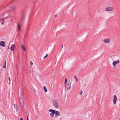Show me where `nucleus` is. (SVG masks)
<instances>
[{
    "label": "nucleus",
    "instance_id": "nucleus-26",
    "mask_svg": "<svg viewBox=\"0 0 120 120\" xmlns=\"http://www.w3.org/2000/svg\"><path fill=\"white\" fill-rule=\"evenodd\" d=\"M27 120H29L27 115Z\"/></svg>",
    "mask_w": 120,
    "mask_h": 120
},
{
    "label": "nucleus",
    "instance_id": "nucleus-32",
    "mask_svg": "<svg viewBox=\"0 0 120 120\" xmlns=\"http://www.w3.org/2000/svg\"><path fill=\"white\" fill-rule=\"evenodd\" d=\"M4 19H3L2 20V21H4Z\"/></svg>",
    "mask_w": 120,
    "mask_h": 120
},
{
    "label": "nucleus",
    "instance_id": "nucleus-22",
    "mask_svg": "<svg viewBox=\"0 0 120 120\" xmlns=\"http://www.w3.org/2000/svg\"><path fill=\"white\" fill-rule=\"evenodd\" d=\"M67 78H66L65 79V82H64L65 84H67Z\"/></svg>",
    "mask_w": 120,
    "mask_h": 120
},
{
    "label": "nucleus",
    "instance_id": "nucleus-28",
    "mask_svg": "<svg viewBox=\"0 0 120 120\" xmlns=\"http://www.w3.org/2000/svg\"><path fill=\"white\" fill-rule=\"evenodd\" d=\"M20 120H23V119L22 118H21L20 119Z\"/></svg>",
    "mask_w": 120,
    "mask_h": 120
},
{
    "label": "nucleus",
    "instance_id": "nucleus-10",
    "mask_svg": "<svg viewBox=\"0 0 120 120\" xmlns=\"http://www.w3.org/2000/svg\"><path fill=\"white\" fill-rule=\"evenodd\" d=\"M15 48V44H12L11 45L10 49L11 51L14 52Z\"/></svg>",
    "mask_w": 120,
    "mask_h": 120
},
{
    "label": "nucleus",
    "instance_id": "nucleus-37",
    "mask_svg": "<svg viewBox=\"0 0 120 120\" xmlns=\"http://www.w3.org/2000/svg\"><path fill=\"white\" fill-rule=\"evenodd\" d=\"M8 49H9V47H8Z\"/></svg>",
    "mask_w": 120,
    "mask_h": 120
},
{
    "label": "nucleus",
    "instance_id": "nucleus-31",
    "mask_svg": "<svg viewBox=\"0 0 120 120\" xmlns=\"http://www.w3.org/2000/svg\"><path fill=\"white\" fill-rule=\"evenodd\" d=\"M57 16V15H55V18H56Z\"/></svg>",
    "mask_w": 120,
    "mask_h": 120
},
{
    "label": "nucleus",
    "instance_id": "nucleus-6",
    "mask_svg": "<svg viewBox=\"0 0 120 120\" xmlns=\"http://www.w3.org/2000/svg\"><path fill=\"white\" fill-rule=\"evenodd\" d=\"M55 116L54 117V118H57L58 116H59L60 115V112L58 111L55 110Z\"/></svg>",
    "mask_w": 120,
    "mask_h": 120
},
{
    "label": "nucleus",
    "instance_id": "nucleus-20",
    "mask_svg": "<svg viewBox=\"0 0 120 120\" xmlns=\"http://www.w3.org/2000/svg\"><path fill=\"white\" fill-rule=\"evenodd\" d=\"M48 54L47 53L46 54V55L44 57V59H45L48 56Z\"/></svg>",
    "mask_w": 120,
    "mask_h": 120
},
{
    "label": "nucleus",
    "instance_id": "nucleus-15",
    "mask_svg": "<svg viewBox=\"0 0 120 120\" xmlns=\"http://www.w3.org/2000/svg\"><path fill=\"white\" fill-rule=\"evenodd\" d=\"M21 48H22V49L23 50H24V51H26V49H25L24 46L23 45H21Z\"/></svg>",
    "mask_w": 120,
    "mask_h": 120
},
{
    "label": "nucleus",
    "instance_id": "nucleus-23",
    "mask_svg": "<svg viewBox=\"0 0 120 120\" xmlns=\"http://www.w3.org/2000/svg\"><path fill=\"white\" fill-rule=\"evenodd\" d=\"M82 90L80 91V93H79V94L80 95H82Z\"/></svg>",
    "mask_w": 120,
    "mask_h": 120
},
{
    "label": "nucleus",
    "instance_id": "nucleus-8",
    "mask_svg": "<svg viewBox=\"0 0 120 120\" xmlns=\"http://www.w3.org/2000/svg\"><path fill=\"white\" fill-rule=\"evenodd\" d=\"M49 111L50 112H51V114L54 115L55 113V110H53L52 109H51L49 110Z\"/></svg>",
    "mask_w": 120,
    "mask_h": 120
},
{
    "label": "nucleus",
    "instance_id": "nucleus-13",
    "mask_svg": "<svg viewBox=\"0 0 120 120\" xmlns=\"http://www.w3.org/2000/svg\"><path fill=\"white\" fill-rule=\"evenodd\" d=\"M17 27L18 28V30L19 31H20L21 30V25L19 23H18Z\"/></svg>",
    "mask_w": 120,
    "mask_h": 120
},
{
    "label": "nucleus",
    "instance_id": "nucleus-19",
    "mask_svg": "<svg viewBox=\"0 0 120 120\" xmlns=\"http://www.w3.org/2000/svg\"><path fill=\"white\" fill-rule=\"evenodd\" d=\"M74 78H75V79L76 80V81H77V80H78V79L77 78V77L75 75L74 76Z\"/></svg>",
    "mask_w": 120,
    "mask_h": 120
},
{
    "label": "nucleus",
    "instance_id": "nucleus-21",
    "mask_svg": "<svg viewBox=\"0 0 120 120\" xmlns=\"http://www.w3.org/2000/svg\"><path fill=\"white\" fill-rule=\"evenodd\" d=\"M49 114H50V116H51L52 117V118L54 117H54V115L51 114V113H50Z\"/></svg>",
    "mask_w": 120,
    "mask_h": 120
},
{
    "label": "nucleus",
    "instance_id": "nucleus-35",
    "mask_svg": "<svg viewBox=\"0 0 120 120\" xmlns=\"http://www.w3.org/2000/svg\"><path fill=\"white\" fill-rule=\"evenodd\" d=\"M34 91H36L35 90H34Z\"/></svg>",
    "mask_w": 120,
    "mask_h": 120
},
{
    "label": "nucleus",
    "instance_id": "nucleus-7",
    "mask_svg": "<svg viewBox=\"0 0 120 120\" xmlns=\"http://www.w3.org/2000/svg\"><path fill=\"white\" fill-rule=\"evenodd\" d=\"M116 96L115 95H114L113 96V102L114 105H115L116 104V102L117 100Z\"/></svg>",
    "mask_w": 120,
    "mask_h": 120
},
{
    "label": "nucleus",
    "instance_id": "nucleus-2",
    "mask_svg": "<svg viewBox=\"0 0 120 120\" xmlns=\"http://www.w3.org/2000/svg\"><path fill=\"white\" fill-rule=\"evenodd\" d=\"M58 100L57 99L54 100L53 102V104L54 106L56 108H58Z\"/></svg>",
    "mask_w": 120,
    "mask_h": 120
},
{
    "label": "nucleus",
    "instance_id": "nucleus-25",
    "mask_svg": "<svg viewBox=\"0 0 120 120\" xmlns=\"http://www.w3.org/2000/svg\"><path fill=\"white\" fill-rule=\"evenodd\" d=\"M10 79H11L10 78V77H9L8 78V80H9V81H10Z\"/></svg>",
    "mask_w": 120,
    "mask_h": 120
},
{
    "label": "nucleus",
    "instance_id": "nucleus-24",
    "mask_svg": "<svg viewBox=\"0 0 120 120\" xmlns=\"http://www.w3.org/2000/svg\"><path fill=\"white\" fill-rule=\"evenodd\" d=\"M30 64L31 65H33V63L32 61H30Z\"/></svg>",
    "mask_w": 120,
    "mask_h": 120
},
{
    "label": "nucleus",
    "instance_id": "nucleus-30",
    "mask_svg": "<svg viewBox=\"0 0 120 120\" xmlns=\"http://www.w3.org/2000/svg\"><path fill=\"white\" fill-rule=\"evenodd\" d=\"M22 97V98L23 97V96L22 94H21Z\"/></svg>",
    "mask_w": 120,
    "mask_h": 120
},
{
    "label": "nucleus",
    "instance_id": "nucleus-5",
    "mask_svg": "<svg viewBox=\"0 0 120 120\" xmlns=\"http://www.w3.org/2000/svg\"><path fill=\"white\" fill-rule=\"evenodd\" d=\"M120 63V61L119 60H118L117 61H114L112 63V65L114 67H116L115 66L116 64H118Z\"/></svg>",
    "mask_w": 120,
    "mask_h": 120
},
{
    "label": "nucleus",
    "instance_id": "nucleus-14",
    "mask_svg": "<svg viewBox=\"0 0 120 120\" xmlns=\"http://www.w3.org/2000/svg\"><path fill=\"white\" fill-rule=\"evenodd\" d=\"M14 107L15 109L16 110V111L18 109V108L17 106V105L16 104H15L14 105Z\"/></svg>",
    "mask_w": 120,
    "mask_h": 120
},
{
    "label": "nucleus",
    "instance_id": "nucleus-16",
    "mask_svg": "<svg viewBox=\"0 0 120 120\" xmlns=\"http://www.w3.org/2000/svg\"><path fill=\"white\" fill-rule=\"evenodd\" d=\"M43 88L45 90V91L46 92H47V89L45 86H43Z\"/></svg>",
    "mask_w": 120,
    "mask_h": 120
},
{
    "label": "nucleus",
    "instance_id": "nucleus-1",
    "mask_svg": "<svg viewBox=\"0 0 120 120\" xmlns=\"http://www.w3.org/2000/svg\"><path fill=\"white\" fill-rule=\"evenodd\" d=\"M26 13L24 12H23L22 13L21 18V22H23L24 21L25 16L26 15Z\"/></svg>",
    "mask_w": 120,
    "mask_h": 120
},
{
    "label": "nucleus",
    "instance_id": "nucleus-36",
    "mask_svg": "<svg viewBox=\"0 0 120 120\" xmlns=\"http://www.w3.org/2000/svg\"><path fill=\"white\" fill-rule=\"evenodd\" d=\"M98 120H100V118H99L98 119Z\"/></svg>",
    "mask_w": 120,
    "mask_h": 120
},
{
    "label": "nucleus",
    "instance_id": "nucleus-9",
    "mask_svg": "<svg viewBox=\"0 0 120 120\" xmlns=\"http://www.w3.org/2000/svg\"><path fill=\"white\" fill-rule=\"evenodd\" d=\"M0 45L2 47H4L5 46V44L4 42L3 41H0Z\"/></svg>",
    "mask_w": 120,
    "mask_h": 120
},
{
    "label": "nucleus",
    "instance_id": "nucleus-11",
    "mask_svg": "<svg viewBox=\"0 0 120 120\" xmlns=\"http://www.w3.org/2000/svg\"><path fill=\"white\" fill-rule=\"evenodd\" d=\"M110 40V39L109 38H108L106 39H104L103 40V42L105 43H109Z\"/></svg>",
    "mask_w": 120,
    "mask_h": 120
},
{
    "label": "nucleus",
    "instance_id": "nucleus-34",
    "mask_svg": "<svg viewBox=\"0 0 120 120\" xmlns=\"http://www.w3.org/2000/svg\"><path fill=\"white\" fill-rule=\"evenodd\" d=\"M63 48V45H62L61 46V48Z\"/></svg>",
    "mask_w": 120,
    "mask_h": 120
},
{
    "label": "nucleus",
    "instance_id": "nucleus-3",
    "mask_svg": "<svg viewBox=\"0 0 120 120\" xmlns=\"http://www.w3.org/2000/svg\"><path fill=\"white\" fill-rule=\"evenodd\" d=\"M114 9L113 7H108L106 8L105 10L107 11H112Z\"/></svg>",
    "mask_w": 120,
    "mask_h": 120
},
{
    "label": "nucleus",
    "instance_id": "nucleus-33",
    "mask_svg": "<svg viewBox=\"0 0 120 120\" xmlns=\"http://www.w3.org/2000/svg\"><path fill=\"white\" fill-rule=\"evenodd\" d=\"M9 84H11L10 81H9Z\"/></svg>",
    "mask_w": 120,
    "mask_h": 120
},
{
    "label": "nucleus",
    "instance_id": "nucleus-12",
    "mask_svg": "<svg viewBox=\"0 0 120 120\" xmlns=\"http://www.w3.org/2000/svg\"><path fill=\"white\" fill-rule=\"evenodd\" d=\"M20 106L21 107L22 109L24 105V103L23 100H22V102L20 101Z\"/></svg>",
    "mask_w": 120,
    "mask_h": 120
},
{
    "label": "nucleus",
    "instance_id": "nucleus-4",
    "mask_svg": "<svg viewBox=\"0 0 120 120\" xmlns=\"http://www.w3.org/2000/svg\"><path fill=\"white\" fill-rule=\"evenodd\" d=\"M66 84L65 88H67V90H69L71 88V83L69 82L68 84Z\"/></svg>",
    "mask_w": 120,
    "mask_h": 120
},
{
    "label": "nucleus",
    "instance_id": "nucleus-17",
    "mask_svg": "<svg viewBox=\"0 0 120 120\" xmlns=\"http://www.w3.org/2000/svg\"><path fill=\"white\" fill-rule=\"evenodd\" d=\"M11 9L13 10H14L15 8V6L12 7L11 8Z\"/></svg>",
    "mask_w": 120,
    "mask_h": 120
},
{
    "label": "nucleus",
    "instance_id": "nucleus-29",
    "mask_svg": "<svg viewBox=\"0 0 120 120\" xmlns=\"http://www.w3.org/2000/svg\"><path fill=\"white\" fill-rule=\"evenodd\" d=\"M4 23L3 22H2L1 24L2 25H3Z\"/></svg>",
    "mask_w": 120,
    "mask_h": 120
},
{
    "label": "nucleus",
    "instance_id": "nucleus-27",
    "mask_svg": "<svg viewBox=\"0 0 120 120\" xmlns=\"http://www.w3.org/2000/svg\"><path fill=\"white\" fill-rule=\"evenodd\" d=\"M6 64V61H5L4 62V64Z\"/></svg>",
    "mask_w": 120,
    "mask_h": 120
},
{
    "label": "nucleus",
    "instance_id": "nucleus-18",
    "mask_svg": "<svg viewBox=\"0 0 120 120\" xmlns=\"http://www.w3.org/2000/svg\"><path fill=\"white\" fill-rule=\"evenodd\" d=\"M3 68H6V64H4L3 66Z\"/></svg>",
    "mask_w": 120,
    "mask_h": 120
}]
</instances>
